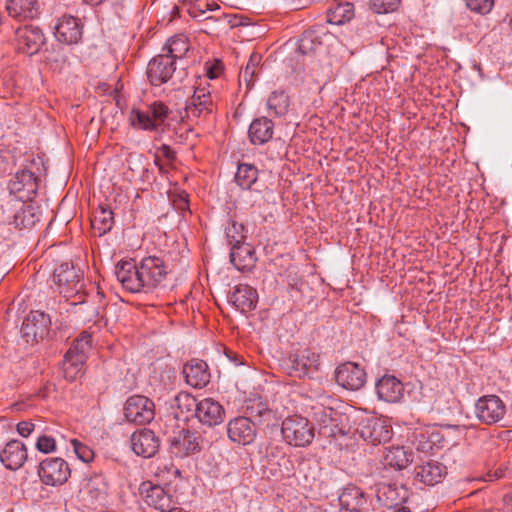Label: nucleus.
Instances as JSON below:
<instances>
[{
  "mask_svg": "<svg viewBox=\"0 0 512 512\" xmlns=\"http://www.w3.org/2000/svg\"><path fill=\"white\" fill-rule=\"evenodd\" d=\"M467 7L480 14L489 13L493 6L494 0H465Z\"/></svg>",
  "mask_w": 512,
  "mask_h": 512,
  "instance_id": "49",
  "label": "nucleus"
},
{
  "mask_svg": "<svg viewBox=\"0 0 512 512\" xmlns=\"http://www.w3.org/2000/svg\"><path fill=\"white\" fill-rule=\"evenodd\" d=\"M281 433L285 442L294 447H306L315 437L311 422L298 414L288 416L282 421Z\"/></svg>",
  "mask_w": 512,
  "mask_h": 512,
  "instance_id": "4",
  "label": "nucleus"
},
{
  "mask_svg": "<svg viewBox=\"0 0 512 512\" xmlns=\"http://www.w3.org/2000/svg\"><path fill=\"white\" fill-rule=\"evenodd\" d=\"M166 49L167 54L164 55L171 57L176 63V60L182 58L189 50L188 38L183 34L176 35L168 40Z\"/></svg>",
  "mask_w": 512,
  "mask_h": 512,
  "instance_id": "42",
  "label": "nucleus"
},
{
  "mask_svg": "<svg viewBox=\"0 0 512 512\" xmlns=\"http://www.w3.org/2000/svg\"><path fill=\"white\" fill-rule=\"evenodd\" d=\"M8 188L20 200H31L37 193L38 178L32 171L24 168L9 181Z\"/></svg>",
  "mask_w": 512,
  "mask_h": 512,
  "instance_id": "14",
  "label": "nucleus"
},
{
  "mask_svg": "<svg viewBox=\"0 0 512 512\" xmlns=\"http://www.w3.org/2000/svg\"><path fill=\"white\" fill-rule=\"evenodd\" d=\"M205 16H208V15H207V14H205V15H201V17H200V18H196V19H197L199 22H203V18H204Z\"/></svg>",
  "mask_w": 512,
  "mask_h": 512,
  "instance_id": "64",
  "label": "nucleus"
},
{
  "mask_svg": "<svg viewBox=\"0 0 512 512\" xmlns=\"http://www.w3.org/2000/svg\"><path fill=\"white\" fill-rule=\"evenodd\" d=\"M6 9L9 16L19 21L35 19L40 13L37 0H7Z\"/></svg>",
  "mask_w": 512,
  "mask_h": 512,
  "instance_id": "32",
  "label": "nucleus"
},
{
  "mask_svg": "<svg viewBox=\"0 0 512 512\" xmlns=\"http://www.w3.org/2000/svg\"><path fill=\"white\" fill-rule=\"evenodd\" d=\"M403 384L392 375H384L376 383L378 397L386 402H397L403 395Z\"/></svg>",
  "mask_w": 512,
  "mask_h": 512,
  "instance_id": "34",
  "label": "nucleus"
},
{
  "mask_svg": "<svg viewBox=\"0 0 512 512\" xmlns=\"http://www.w3.org/2000/svg\"><path fill=\"white\" fill-rule=\"evenodd\" d=\"M198 403L192 394L182 391L170 401V409L177 420L188 421L196 416Z\"/></svg>",
  "mask_w": 512,
  "mask_h": 512,
  "instance_id": "27",
  "label": "nucleus"
},
{
  "mask_svg": "<svg viewBox=\"0 0 512 512\" xmlns=\"http://www.w3.org/2000/svg\"><path fill=\"white\" fill-rule=\"evenodd\" d=\"M51 326L49 315L42 311L35 310L24 318L21 326V338L30 345L48 336Z\"/></svg>",
  "mask_w": 512,
  "mask_h": 512,
  "instance_id": "7",
  "label": "nucleus"
},
{
  "mask_svg": "<svg viewBox=\"0 0 512 512\" xmlns=\"http://www.w3.org/2000/svg\"><path fill=\"white\" fill-rule=\"evenodd\" d=\"M133 452L144 458L153 457L159 450L160 440L150 429L143 428L132 433L130 437Z\"/></svg>",
  "mask_w": 512,
  "mask_h": 512,
  "instance_id": "18",
  "label": "nucleus"
},
{
  "mask_svg": "<svg viewBox=\"0 0 512 512\" xmlns=\"http://www.w3.org/2000/svg\"><path fill=\"white\" fill-rule=\"evenodd\" d=\"M224 409L222 405L212 398H204L199 401L196 418L203 425L216 426L224 420Z\"/></svg>",
  "mask_w": 512,
  "mask_h": 512,
  "instance_id": "26",
  "label": "nucleus"
},
{
  "mask_svg": "<svg viewBox=\"0 0 512 512\" xmlns=\"http://www.w3.org/2000/svg\"><path fill=\"white\" fill-rule=\"evenodd\" d=\"M446 473V466L435 460L418 464L413 471L414 479L427 486H434L440 483Z\"/></svg>",
  "mask_w": 512,
  "mask_h": 512,
  "instance_id": "22",
  "label": "nucleus"
},
{
  "mask_svg": "<svg viewBox=\"0 0 512 512\" xmlns=\"http://www.w3.org/2000/svg\"><path fill=\"white\" fill-rule=\"evenodd\" d=\"M246 417H249L255 425L269 423L274 418V412L260 398L250 399L245 406Z\"/></svg>",
  "mask_w": 512,
  "mask_h": 512,
  "instance_id": "36",
  "label": "nucleus"
},
{
  "mask_svg": "<svg viewBox=\"0 0 512 512\" xmlns=\"http://www.w3.org/2000/svg\"><path fill=\"white\" fill-rule=\"evenodd\" d=\"M112 210L107 205H99L91 219L92 228L98 232V236H103L110 232L114 225V216Z\"/></svg>",
  "mask_w": 512,
  "mask_h": 512,
  "instance_id": "38",
  "label": "nucleus"
},
{
  "mask_svg": "<svg viewBox=\"0 0 512 512\" xmlns=\"http://www.w3.org/2000/svg\"><path fill=\"white\" fill-rule=\"evenodd\" d=\"M155 164L159 167L160 170H163V166L160 164L157 158L155 159Z\"/></svg>",
  "mask_w": 512,
  "mask_h": 512,
  "instance_id": "63",
  "label": "nucleus"
},
{
  "mask_svg": "<svg viewBox=\"0 0 512 512\" xmlns=\"http://www.w3.org/2000/svg\"><path fill=\"white\" fill-rule=\"evenodd\" d=\"M207 364L200 359H193L183 367V374L188 385L203 388L210 379Z\"/></svg>",
  "mask_w": 512,
  "mask_h": 512,
  "instance_id": "29",
  "label": "nucleus"
},
{
  "mask_svg": "<svg viewBox=\"0 0 512 512\" xmlns=\"http://www.w3.org/2000/svg\"><path fill=\"white\" fill-rule=\"evenodd\" d=\"M170 113L171 110L166 104L155 101L147 105L145 109H131L128 114V122L135 130L163 132Z\"/></svg>",
  "mask_w": 512,
  "mask_h": 512,
  "instance_id": "2",
  "label": "nucleus"
},
{
  "mask_svg": "<svg viewBox=\"0 0 512 512\" xmlns=\"http://www.w3.org/2000/svg\"><path fill=\"white\" fill-rule=\"evenodd\" d=\"M214 108L210 92L205 88H196L185 110L189 118H199L212 114Z\"/></svg>",
  "mask_w": 512,
  "mask_h": 512,
  "instance_id": "25",
  "label": "nucleus"
},
{
  "mask_svg": "<svg viewBox=\"0 0 512 512\" xmlns=\"http://www.w3.org/2000/svg\"><path fill=\"white\" fill-rule=\"evenodd\" d=\"M83 491L89 496L91 503L104 501L108 491L106 477L101 473H94L87 479Z\"/></svg>",
  "mask_w": 512,
  "mask_h": 512,
  "instance_id": "35",
  "label": "nucleus"
},
{
  "mask_svg": "<svg viewBox=\"0 0 512 512\" xmlns=\"http://www.w3.org/2000/svg\"><path fill=\"white\" fill-rule=\"evenodd\" d=\"M320 356L310 348L293 350L283 360V367L290 376L302 378L318 371Z\"/></svg>",
  "mask_w": 512,
  "mask_h": 512,
  "instance_id": "6",
  "label": "nucleus"
},
{
  "mask_svg": "<svg viewBox=\"0 0 512 512\" xmlns=\"http://www.w3.org/2000/svg\"><path fill=\"white\" fill-rule=\"evenodd\" d=\"M116 277L131 293H152L162 286L167 275L164 261L156 256L143 258L139 264L121 261L116 266Z\"/></svg>",
  "mask_w": 512,
  "mask_h": 512,
  "instance_id": "1",
  "label": "nucleus"
},
{
  "mask_svg": "<svg viewBox=\"0 0 512 512\" xmlns=\"http://www.w3.org/2000/svg\"><path fill=\"white\" fill-rule=\"evenodd\" d=\"M175 71L176 63L174 59L160 54L150 60L146 73L152 85L160 86L172 80Z\"/></svg>",
  "mask_w": 512,
  "mask_h": 512,
  "instance_id": "13",
  "label": "nucleus"
},
{
  "mask_svg": "<svg viewBox=\"0 0 512 512\" xmlns=\"http://www.w3.org/2000/svg\"><path fill=\"white\" fill-rule=\"evenodd\" d=\"M159 152L168 161H173L176 158L174 150L166 144L161 145V147L159 148Z\"/></svg>",
  "mask_w": 512,
  "mask_h": 512,
  "instance_id": "54",
  "label": "nucleus"
},
{
  "mask_svg": "<svg viewBox=\"0 0 512 512\" xmlns=\"http://www.w3.org/2000/svg\"><path fill=\"white\" fill-rule=\"evenodd\" d=\"M165 512H187L185 510H183L182 508H179V507H175V504L172 505V508H170V510H166Z\"/></svg>",
  "mask_w": 512,
  "mask_h": 512,
  "instance_id": "60",
  "label": "nucleus"
},
{
  "mask_svg": "<svg viewBox=\"0 0 512 512\" xmlns=\"http://www.w3.org/2000/svg\"><path fill=\"white\" fill-rule=\"evenodd\" d=\"M70 474L68 463L60 457L46 458L39 464L38 475L45 485H62L68 481Z\"/></svg>",
  "mask_w": 512,
  "mask_h": 512,
  "instance_id": "10",
  "label": "nucleus"
},
{
  "mask_svg": "<svg viewBox=\"0 0 512 512\" xmlns=\"http://www.w3.org/2000/svg\"><path fill=\"white\" fill-rule=\"evenodd\" d=\"M227 239L231 246L239 244L244 241V226L243 224L231 221L225 229Z\"/></svg>",
  "mask_w": 512,
  "mask_h": 512,
  "instance_id": "46",
  "label": "nucleus"
},
{
  "mask_svg": "<svg viewBox=\"0 0 512 512\" xmlns=\"http://www.w3.org/2000/svg\"><path fill=\"white\" fill-rule=\"evenodd\" d=\"M85 3H88L90 5H99L103 3L105 0H83Z\"/></svg>",
  "mask_w": 512,
  "mask_h": 512,
  "instance_id": "59",
  "label": "nucleus"
},
{
  "mask_svg": "<svg viewBox=\"0 0 512 512\" xmlns=\"http://www.w3.org/2000/svg\"><path fill=\"white\" fill-rule=\"evenodd\" d=\"M267 107L275 116H283L289 109V97L283 91H274L267 100Z\"/></svg>",
  "mask_w": 512,
  "mask_h": 512,
  "instance_id": "44",
  "label": "nucleus"
},
{
  "mask_svg": "<svg viewBox=\"0 0 512 512\" xmlns=\"http://www.w3.org/2000/svg\"><path fill=\"white\" fill-rule=\"evenodd\" d=\"M227 357L236 365H243V357L239 356L233 352L226 353Z\"/></svg>",
  "mask_w": 512,
  "mask_h": 512,
  "instance_id": "56",
  "label": "nucleus"
},
{
  "mask_svg": "<svg viewBox=\"0 0 512 512\" xmlns=\"http://www.w3.org/2000/svg\"><path fill=\"white\" fill-rule=\"evenodd\" d=\"M229 302L245 313L256 308L258 293L256 289L247 284H239L229 294Z\"/></svg>",
  "mask_w": 512,
  "mask_h": 512,
  "instance_id": "28",
  "label": "nucleus"
},
{
  "mask_svg": "<svg viewBox=\"0 0 512 512\" xmlns=\"http://www.w3.org/2000/svg\"><path fill=\"white\" fill-rule=\"evenodd\" d=\"M28 459L26 445L18 439L9 440L0 451V462L11 471H17L23 467Z\"/></svg>",
  "mask_w": 512,
  "mask_h": 512,
  "instance_id": "19",
  "label": "nucleus"
},
{
  "mask_svg": "<svg viewBox=\"0 0 512 512\" xmlns=\"http://www.w3.org/2000/svg\"><path fill=\"white\" fill-rule=\"evenodd\" d=\"M221 68L219 65H212L207 70V76L209 79H215L219 76Z\"/></svg>",
  "mask_w": 512,
  "mask_h": 512,
  "instance_id": "55",
  "label": "nucleus"
},
{
  "mask_svg": "<svg viewBox=\"0 0 512 512\" xmlns=\"http://www.w3.org/2000/svg\"><path fill=\"white\" fill-rule=\"evenodd\" d=\"M256 260L254 249L249 244L244 243V241L231 247L230 262L237 270H251Z\"/></svg>",
  "mask_w": 512,
  "mask_h": 512,
  "instance_id": "31",
  "label": "nucleus"
},
{
  "mask_svg": "<svg viewBox=\"0 0 512 512\" xmlns=\"http://www.w3.org/2000/svg\"><path fill=\"white\" fill-rule=\"evenodd\" d=\"M171 470H172V473L175 475V476H178L180 475V470L176 467H174L173 465H171Z\"/></svg>",
  "mask_w": 512,
  "mask_h": 512,
  "instance_id": "62",
  "label": "nucleus"
},
{
  "mask_svg": "<svg viewBox=\"0 0 512 512\" xmlns=\"http://www.w3.org/2000/svg\"><path fill=\"white\" fill-rule=\"evenodd\" d=\"M384 494L387 495V499L391 500V502L394 504L404 502L408 497L407 491L405 489L402 488V495H399L396 492V487L392 485L386 487V491H384Z\"/></svg>",
  "mask_w": 512,
  "mask_h": 512,
  "instance_id": "52",
  "label": "nucleus"
},
{
  "mask_svg": "<svg viewBox=\"0 0 512 512\" xmlns=\"http://www.w3.org/2000/svg\"><path fill=\"white\" fill-rule=\"evenodd\" d=\"M220 7L216 3H203L196 0L187 8V12L192 18H200L201 15L207 14L208 11L219 10Z\"/></svg>",
  "mask_w": 512,
  "mask_h": 512,
  "instance_id": "48",
  "label": "nucleus"
},
{
  "mask_svg": "<svg viewBox=\"0 0 512 512\" xmlns=\"http://www.w3.org/2000/svg\"><path fill=\"white\" fill-rule=\"evenodd\" d=\"M440 434L435 428L425 426L415 429L409 436L411 444L416 450L430 452L440 441Z\"/></svg>",
  "mask_w": 512,
  "mask_h": 512,
  "instance_id": "30",
  "label": "nucleus"
},
{
  "mask_svg": "<svg viewBox=\"0 0 512 512\" xmlns=\"http://www.w3.org/2000/svg\"><path fill=\"white\" fill-rule=\"evenodd\" d=\"M55 36L65 44L77 43L82 36L80 20L72 15H63L55 26Z\"/></svg>",
  "mask_w": 512,
  "mask_h": 512,
  "instance_id": "24",
  "label": "nucleus"
},
{
  "mask_svg": "<svg viewBox=\"0 0 512 512\" xmlns=\"http://www.w3.org/2000/svg\"><path fill=\"white\" fill-rule=\"evenodd\" d=\"M15 35L18 50L28 55L36 54L45 43L42 30L34 25L17 28Z\"/></svg>",
  "mask_w": 512,
  "mask_h": 512,
  "instance_id": "16",
  "label": "nucleus"
},
{
  "mask_svg": "<svg viewBox=\"0 0 512 512\" xmlns=\"http://www.w3.org/2000/svg\"><path fill=\"white\" fill-rule=\"evenodd\" d=\"M228 438L239 445H249L256 438V425L246 416H238L227 424Z\"/></svg>",
  "mask_w": 512,
  "mask_h": 512,
  "instance_id": "15",
  "label": "nucleus"
},
{
  "mask_svg": "<svg viewBox=\"0 0 512 512\" xmlns=\"http://www.w3.org/2000/svg\"><path fill=\"white\" fill-rule=\"evenodd\" d=\"M36 448L42 453H51L56 450V441L53 437L42 435L37 439Z\"/></svg>",
  "mask_w": 512,
  "mask_h": 512,
  "instance_id": "51",
  "label": "nucleus"
},
{
  "mask_svg": "<svg viewBox=\"0 0 512 512\" xmlns=\"http://www.w3.org/2000/svg\"><path fill=\"white\" fill-rule=\"evenodd\" d=\"M341 512H369L370 505L364 492L357 486L350 485L339 496Z\"/></svg>",
  "mask_w": 512,
  "mask_h": 512,
  "instance_id": "21",
  "label": "nucleus"
},
{
  "mask_svg": "<svg viewBox=\"0 0 512 512\" xmlns=\"http://www.w3.org/2000/svg\"><path fill=\"white\" fill-rule=\"evenodd\" d=\"M53 282L57 291L66 299L78 297V301H82L80 295L83 289V275L80 269L74 267L71 262H63L53 273Z\"/></svg>",
  "mask_w": 512,
  "mask_h": 512,
  "instance_id": "5",
  "label": "nucleus"
},
{
  "mask_svg": "<svg viewBox=\"0 0 512 512\" xmlns=\"http://www.w3.org/2000/svg\"><path fill=\"white\" fill-rule=\"evenodd\" d=\"M335 379L340 386L348 390H359L366 382V373L358 364L346 362L337 367Z\"/></svg>",
  "mask_w": 512,
  "mask_h": 512,
  "instance_id": "20",
  "label": "nucleus"
},
{
  "mask_svg": "<svg viewBox=\"0 0 512 512\" xmlns=\"http://www.w3.org/2000/svg\"><path fill=\"white\" fill-rule=\"evenodd\" d=\"M356 431L373 445L387 442L391 438V429L385 421L376 417L361 420Z\"/></svg>",
  "mask_w": 512,
  "mask_h": 512,
  "instance_id": "17",
  "label": "nucleus"
},
{
  "mask_svg": "<svg viewBox=\"0 0 512 512\" xmlns=\"http://www.w3.org/2000/svg\"><path fill=\"white\" fill-rule=\"evenodd\" d=\"M196 0H181L183 5H186L187 8L192 5Z\"/></svg>",
  "mask_w": 512,
  "mask_h": 512,
  "instance_id": "61",
  "label": "nucleus"
},
{
  "mask_svg": "<svg viewBox=\"0 0 512 512\" xmlns=\"http://www.w3.org/2000/svg\"><path fill=\"white\" fill-rule=\"evenodd\" d=\"M260 61L261 55L258 53H252L245 68L240 71V80H243L247 87H250L253 84V78L256 74Z\"/></svg>",
  "mask_w": 512,
  "mask_h": 512,
  "instance_id": "45",
  "label": "nucleus"
},
{
  "mask_svg": "<svg viewBox=\"0 0 512 512\" xmlns=\"http://www.w3.org/2000/svg\"><path fill=\"white\" fill-rule=\"evenodd\" d=\"M92 346V336L88 332H82L76 339L73 340L70 348L65 354V364L79 370V367L84 364L87 353Z\"/></svg>",
  "mask_w": 512,
  "mask_h": 512,
  "instance_id": "23",
  "label": "nucleus"
},
{
  "mask_svg": "<svg viewBox=\"0 0 512 512\" xmlns=\"http://www.w3.org/2000/svg\"><path fill=\"white\" fill-rule=\"evenodd\" d=\"M322 34L315 28L304 31L298 40V52L306 56L315 55L322 48Z\"/></svg>",
  "mask_w": 512,
  "mask_h": 512,
  "instance_id": "37",
  "label": "nucleus"
},
{
  "mask_svg": "<svg viewBox=\"0 0 512 512\" xmlns=\"http://www.w3.org/2000/svg\"><path fill=\"white\" fill-rule=\"evenodd\" d=\"M354 17V5L350 2L338 3L328 10V21L332 24L342 25Z\"/></svg>",
  "mask_w": 512,
  "mask_h": 512,
  "instance_id": "40",
  "label": "nucleus"
},
{
  "mask_svg": "<svg viewBox=\"0 0 512 512\" xmlns=\"http://www.w3.org/2000/svg\"><path fill=\"white\" fill-rule=\"evenodd\" d=\"M71 444L73 446L75 454L80 460H82L85 463H88L93 459L94 453L89 447L80 443L76 439H72Z\"/></svg>",
  "mask_w": 512,
  "mask_h": 512,
  "instance_id": "50",
  "label": "nucleus"
},
{
  "mask_svg": "<svg viewBox=\"0 0 512 512\" xmlns=\"http://www.w3.org/2000/svg\"><path fill=\"white\" fill-rule=\"evenodd\" d=\"M399 5L400 0H370V7L377 14L394 12Z\"/></svg>",
  "mask_w": 512,
  "mask_h": 512,
  "instance_id": "47",
  "label": "nucleus"
},
{
  "mask_svg": "<svg viewBox=\"0 0 512 512\" xmlns=\"http://www.w3.org/2000/svg\"><path fill=\"white\" fill-rule=\"evenodd\" d=\"M35 425L30 421H21L17 424V432L22 437H28L34 431Z\"/></svg>",
  "mask_w": 512,
  "mask_h": 512,
  "instance_id": "53",
  "label": "nucleus"
},
{
  "mask_svg": "<svg viewBox=\"0 0 512 512\" xmlns=\"http://www.w3.org/2000/svg\"><path fill=\"white\" fill-rule=\"evenodd\" d=\"M188 206H189V203H188L186 196H180V198L177 202L178 209L184 211V210L188 209Z\"/></svg>",
  "mask_w": 512,
  "mask_h": 512,
  "instance_id": "57",
  "label": "nucleus"
},
{
  "mask_svg": "<svg viewBox=\"0 0 512 512\" xmlns=\"http://www.w3.org/2000/svg\"><path fill=\"white\" fill-rule=\"evenodd\" d=\"M313 418L318 425L319 434L326 438L345 436L352 432L350 416L331 407L314 408Z\"/></svg>",
  "mask_w": 512,
  "mask_h": 512,
  "instance_id": "3",
  "label": "nucleus"
},
{
  "mask_svg": "<svg viewBox=\"0 0 512 512\" xmlns=\"http://www.w3.org/2000/svg\"><path fill=\"white\" fill-rule=\"evenodd\" d=\"M258 179V169L253 164L240 163L235 175V181L242 189L249 190Z\"/></svg>",
  "mask_w": 512,
  "mask_h": 512,
  "instance_id": "41",
  "label": "nucleus"
},
{
  "mask_svg": "<svg viewBox=\"0 0 512 512\" xmlns=\"http://www.w3.org/2000/svg\"><path fill=\"white\" fill-rule=\"evenodd\" d=\"M39 222V216L36 213V208L31 205L23 206L14 216V224L19 228H32Z\"/></svg>",
  "mask_w": 512,
  "mask_h": 512,
  "instance_id": "43",
  "label": "nucleus"
},
{
  "mask_svg": "<svg viewBox=\"0 0 512 512\" xmlns=\"http://www.w3.org/2000/svg\"><path fill=\"white\" fill-rule=\"evenodd\" d=\"M201 449V436L197 432L188 429L179 430L170 439V452L176 458L188 457L199 453Z\"/></svg>",
  "mask_w": 512,
  "mask_h": 512,
  "instance_id": "11",
  "label": "nucleus"
},
{
  "mask_svg": "<svg viewBox=\"0 0 512 512\" xmlns=\"http://www.w3.org/2000/svg\"><path fill=\"white\" fill-rule=\"evenodd\" d=\"M274 134V123L267 117L254 119L248 129V137L253 145H263L270 141Z\"/></svg>",
  "mask_w": 512,
  "mask_h": 512,
  "instance_id": "33",
  "label": "nucleus"
},
{
  "mask_svg": "<svg viewBox=\"0 0 512 512\" xmlns=\"http://www.w3.org/2000/svg\"><path fill=\"white\" fill-rule=\"evenodd\" d=\"M124 416L128 422L144 425L155 417V404L146 396H130L124 405Z\"/></svg>",
  "mask_w": 512,
  "mask_h": 512,
  "instance_id": "8",
  "label": "nucleus"
},
{
  "mask_svg": "<svg viewBox=\"0 0 512 512\" xmlns=\"http://www.w3.org/2000/svg\"><path fill=\"white\" fill-rule=\"evenodd\" d=\"M139 494L144 502L161 512L170 510L175 504L173 497L162 486L144 481L139 486Z\"/></svg>",
  "mask_w": 512,
  "mask_h": 512,
  "instance_id": "12",
  "label": "nucleus"
},
{
  "mask_svg": "<svg viewBox=\"0 0 512 512\" xmlns=\"http://www.w3.org/2000/svg\"><path fill=\"white\" fill-rule=\"evenodd\" d=\"M413 461L412 452L404 447H389L384 455V463L397 470L405 469Z\"/></svg>",
  "mask_w": 512,
  "mask_h": 512,
  "instance_id": "39",
  "label": "nucleus"
},
{
  "mask_svg": "<svg viewBox=\"0 0 512 512\" xmlns=\"http://www.w3.org/2000/svg\"><path fill=\"white\" fill-rule=\"evenodd\" d=\"M219 20H220V18L218 16H214V15H208L203 18V22H206V23H210V22L215 23Z\"/></svg>",
  "mask_w": 512,
  "mask_h": 512,
  "instance_id": "58",
  "label": "nucleus"
},
{
  "mask_svg": "<svg viewBox=\"0 0 512 512\" xmlns=\"http://www.w3.org/2000/svg\"><path fill=\"white\" fill-rule=\"evenodd\" d=\"M474 414L481 423L493 425L504 418L506 405L497 395H485L476 401Z\"/></svg>",
  "mask_w": 512,
  "mask_h": 512,
  "instance_id": "9",
  "label": "nucleus"
}]
</instances>
